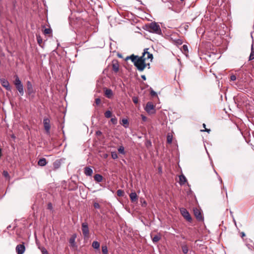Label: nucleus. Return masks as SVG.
<instances>
[{
	"label": "nucleus",
	"mask_w": 254,
	"mask_h": 254,
	"mask_svg": "<svg viewBox=\"0 0 254 254\" xmlns=\"http://www.w3.org/2000/svg\"><path fill=\"white\" fill-rule=\"evenodd\" d=\"M52 32V30L50 28H45L44 30V34H49Z\"/></svg>",
	"instance_id": "nucleus-34"
},
{
	"label": "nucleus",
	"mask_w": 254,
	"mask_h": 254,
	"mask_svg": "<svg viewBox=\"0 0 254 254\" xmlns=\"http://www.w3.org/2000/svg\"><path fill=\"white\" fill-rule=\"evenodd\" d=\"M81 229L84 237H88L89 236V232L87 223L83 222L82 223Z\"/></svg>",
	"instance_id": "nucleus-8"
},
{
	"label": "nucleus",
	"mask_w": 254,
	"mask_h": 254,
	"mask_svg": "<svg viewBox=\"0 0 254 254\" xmlns=\"http://www.w3.org/2000/svg\"><path fill=\"white\" fill-rule=\"evenodd\" d=\"M101 103V100L99 98H96L95 99V103L96 105H99Z\"/></svg>",
	"instance_id": "nucleus-41"
},
{
	"label": "nucleus",
	"mask_w": 254,
	"mask_h": 254,
	"mask_svg": "<svg viewBox=\"0 0 254 254\" xmlns=\"http://www.w3.org/2000/svg\"><path fill=\"white\" fill-rule=\"evenodd\" d=\"M151 237L152 238V240L154 243H157L161 239V234L160 233H158L154 236H152L151 235Z\"/></svg>",
	"instance_id": "nucleus-14"
},
{
	"label": "nucleus",
	"mask_w": 254,
	"mask_h": 254,
	"mask_svg": "<svg viewBox=\"0 0 254 254\" xmlns=\"http://www.w3.org/2000/svg\"><path fill=\"white\" fill-rule=\"evenodd\" d=\"M92 247L95 249H98L100 247V243L97 241H94L92 243Z\"/></svg>",
	"instance_id": "nucleus-25"
},
{
	"label": "nucleus",
	"mask_w": 254,
	"mask_h": 254,
	"mask_svg": "<svg viewBox=\"0 0 254 254\" xmlns=\"http://www.w3.org/2000/svg\"><path fill=\"white\" fill-rule=\"evenodd\" d=\"M2 153H1V149H0V157L1 156Z\"/></svg>",
	"instance_id": "nucleus-53"
},
{
	"label": "nucleus",
	"mask_w": 254,
	"mask_h": 254,
	"mask_svg": "<svg viewBox=\"0 0 254 254\" xmlns=\"http://www.w3.org/2000/svg\"><path fill=\"white\" fill-rule=\"evenodd\" d=\"M173 136L172 135L168 134L167 137V142L169 144L172 142Z\"/></svg>",
	"instance_id": "nucleus-29"
},
{
	"label": "nucleus",
	"mask_w": 254,
	"mask_h": 254,
	"mask_svg": "<svg viewBox=\"0 0 254 254\" xmlns=\"http://www.w3.org/2000/svg\"><path fill=\"white\" fill-rule=\"evenodd\" d=\"M146 30L149 32L160 34L161 30L160 26L156 22H151L146 25Z\"/></svg>",
	"instance_id": "nucleus-1"
},
{
	"label": "nucleus",
	"mask_w": 254,
	"mask_h": 254,
	"mask_svg": "<svg viewBox=\"0 0 254 254\" xmlns=\"http://www.w3.org/2000/svg\"><path fill=\"white\" fill-rule=\"evenodd\" d=\"M240 235H241V236L242 238H243L245 236V234L244 232H242L241 233H240Z\"/></svg>",
	"instance_id": "nucleus-49"
},
{
	"label": "nucleus",
	"mask_w": 254,
	"mask_h": 254,
	"mask_svg": "<svg viewBox=\"0 0 254 254\" xmlns=\"http://www.w3.org/2000/svg\"><path fill=\"white\" fill-rule=\"evenodd\" d=\"M105 116L107 118H110L112 117V112L110 111H107L105 113Z\"/></svg>",
	"instance_id": "nucleus-30"
},
{
	"label": "nucleus",
	"mask_w": 254,
	"mask_h": 254,
	"mask_svg": "<svg viewBox=\"0 0 254 254\" xmlns=\"http://www.w3.org/2000/svg\"><path fill=\"white\" fill-rule=\"evenodd\" d=\"M150 61L149 62H145V67H147L148 68H150Z\"/></svg>",
	"instance_id": "nucleus-43"
},
{
	"label": "nucleus",
	"mask_w": 254,
	"mask_h": 254,
	"mask_svg": "<svg viewBox=\"0 0 254 254\" xmlns=\"http://www.w3.org/2000/svg\"><path fill=\"white\" fill-rule=\"evenodd\" d=\"M118 152L122 154H125V148L123 146H120L118 148Z\"/></svg>",
	"instance_id": "nucleus-27"
},
{
	"label": "nucleus",
	"mask_w": 254,
	"mask_h": 254,
	"mask_svg": "<svg viewBox=\"0 0 254 254\" xmlns=\"http://www.w3.org/2000/svg\"><path fill=\"white\" fill-rule=\"evenodd\" d=\"M94 179L95 181H96L98 183H100L103 180V177L100 174H96L94 176Z\"/></svg>",
	"instance_id": "nucleus-21"
},
{
	"label": "nucleus",
	"mask_w": 254,
	"mask_h": 254,
	"mask_svg": "<svg viewBox=\"0 0 254 254\" xmlns=\"http://www.w3.org/2000/svg\"><path fill=\"white\" fill-rule=\"evenodd\" d=\"M201 131H206L207 132H209L210 131V129H207V128H206L204 129V130H201Z\"/></svg>",
	"instance_id": "nucleus-47"
},
{
	"label": "nucleus",
	"mask_w": 254,
	"mask_h": 254,
	"mask_svg": "<svg viewBox=\"0 0 254 254\" xmlns=\"http://www.w3.org/2000/svg\"><path fill=\"white\" fill-rule=\"evenodd\" d=\"M183 49L184 50V51L185 52H188V46L186 45H184L183 46Z\"/></svg>",
	"instance_id": "nucleus-40"
},
{
	"label": "nucleus",
	"mask_w": 254,
	"mask_h": 254,
	"mask_svg": "<svg viewBox=\"0 0 254 254\" xmlns=\"http://www.w3.org/2000/svg\"><path fill=\"white\" fill-rule=\"evenodd\" d=\"M25 250L24 244L18 245L16 247V252L17 254H23Z\"/></svg>",
	"instance_id": "nucleus-11"
},
{
	"label": "nucleus",
	"mask_w": 254,
	"mask_h": 254,
	"mask_svg": "<svg viewBox=\"0 0 254 254\" xmlns=\"http://www.w3.org/2000/svg\"><path fill=\"white\" fill-rule=\"evenodd\" d=\"M141 118L142 120L144 122L147 120V118L143 115H141Z\"/></svg>",
	"instance_id": "nucleus-46"
},
{
	"label": "nucleus",
	"mask_w": 254,
	"mask_h": 254,
	"mask_svg": "<svg viewBox=\"0 0 254 254\" xmlns=\"http://www.w3.org/2000/svg\"><path fill=\"white\" fill-rule=\"evenodd\" d=\"M102 251L104 254H107L108 253V248L106 246L102 247Z\"/></svg>",
	"instance_id": "nucleus-31"
},
{
	"label": "nucleus",
	"mask_w": 254,
	"mask_h": 254,
	"mask_svg": "<svg viewBox=\"0 0 254 254\" xmlns=\"http://www.w3.org/2000/svg\"><path fill=\"white\" fill-rule=\"evenodd\" d=\"M230 80L231 81H235L236 80V76L235 75H232L230 76Z\"/></svg>",
	"instance_id": "nucleus-39"
},
{
	"label": "nucleus",
	"mask_w": 254,
	"mask_h": 254,
	"mask_svg": "<svg viewBox=\"0 0 254 254\" xmlns=\"http://www.w3.org/2000/svg\"><path fill=\"white\" fill-rule=\"evenodd\" d=\"M122 125L125 127L127 128L128 125V121L126 119H124L122 120Z\"/></svg>",
	"instance_id": "nucleus-26"
},
{
	"label": "nucleus",
	"mask_w": 254,
	"mask_h": 254,
	"mask_svg": "<svg viewBox=\"0 0 254 254\" xmlns=\"http://www.w3.org/2000/svg\"><path fill=\"white\" fill-rule=\"evenodd\" d=\"M180 212L182 216L184 217L185 219H186L187 221H188L189 222H191V217L190 214L189 212H188V211L186 208H180Z\"/></svg>",
	"instance_id": "nucleus-6"
},
{
	"label": "nucleus",
	"mask_w": 254,
	"mask_h": 254,
	"mask_svg": "<svg viewBox=\"0 0 254 254\" xmlns=\"http://www.w3.org/2000/svg\"><path fill=\"white\" fill-rule=\"evenodd\" d=\"M94 207L95 208L99 209L100 207V205L97 202H94L93 204Z\"/></svg>",
	"instance_id": "nucleus-37"
},
{
	"label": "nucleus",
	"mask_w": 254,
	"mask_h": 254,
	"mask_svg": "<svg viewBox=\"0 0 254 254\" xmlns=\"http://www.w3.org/2000/svg\"><path fill=\"white\" fill-rule=\"evenodd\" d=\"M145 110L148 114H154L155 112V107L153 105V103L151 102H148L146 105L145 107Z\"/></svg>",
	"instance_id": "nucleus-7"
},
{
	"label": "nucleus",
	"mask_w": 254,
	"mask_h": 254,
	"mask_svg": "<svg viewBox=\"0 0 254 254\" xmlns=\"http://www.w3.org/2000/svg\"><path fill=\"white\" fill-rule=\"evenodd\" d=\"M36 37H37V40L38 43L39 44V45L40 46H41V44H42V42H43V40H42V37L39 35H37Z\"/></svg>",
	"instance_id": "nucleus-28"
},
{
	"label": "nucleus",
	"mask_w": 254,
	"mask_h": 254,
	"mask_svg": "<svg viewBox=\"0 0 254 254\" xmlns=\"http://www.w3.org/2000/svg\"><path fill=\"white\" fill-rule=\"evenodd\" d=\"M203 127L204 128H205L206 125H205V124H203Z\"/></svg>",
	"instance_id": "nucleus-55"
},
{
	"label": "nucleus",
	"mask_w": 254,
	"mask_h": 254,
	"mask_svg": "<svg viewBox=\"0 0 254 254\" xmlns=\"http://www.w3.org/2000/svg\"><path fill=\"white\" fill-rule=\"evenodd\" d=\"M112 158L113 159H116L118 158V154L116 152H111Z\"/></svg>",
	"instance_id": "nucleus-33"
},
{
	"label": "nucleus",
	"mask_w": 254,
	"mask_h": 254,
	"mask_svg": "<svg viewBox=\"0 0 254 254\" xmlns=\"http://www.w3.org/2000/svg\"><path fill=\"white\" fill-rule=\"evenodd\" d=\"M111 122L113 123L114 125H116L117 124V119L114 117V118H112L111 119Z\"/></svg>",
	"instance_id": "nucleus-35"
},
{
	"label": "nucleus",
	"mask_w": 254,
	"mask_h": 254,
	"mask_svg": "<svg viewBox=\"0 0 254 254\" xmlns=\"http://www.w3.org/2000/svg\"><path fill=\"white\" fill-rule=\"evenodd\" d=\"M112 69L115 72H118L119 70V64L117 61L112 62Z\"/></svg>",
	"instance_id": "nucleus-13"
},
{
	"label": "nucleus",
	"mask_w": 254,
	"mask_h": 254,
	"mask_svg": "<svg viewBox=\"0 0 254 254\" xmlns=\"http://www.w3.org/2000/svg\"><path fill=\"white\" fill-rule=\"evenodd\" d=\"M181 0V1H184V0Z\"/></svg>",
	"instance_id": "nucleus-57"
},
{
	"label": "nucleus",
	"mask_w": 254,
	"mask_h": 254,
	"mask_svg": "<svg viewBox=\"0 0 254 254\" xmlns=\"http://www.w3.org/2000/svg\"><path fill=\"white\" fill-rule=\"evenodd\" d=\"M144 56L138 57L134 65L139 71H142L145 68V62L144 59H143Z\"/></svg>",
	"instance_id": "nucleus-2"
},
{
	"label": "nucleus",
	"mask_w": 254,
	"mask_h": 254,
	"mask_svg": "<svg viewBox=\"0 0 254 254\" xmlns=\"http://www.w3.org/2000/svg\"><path fill=\"white\" fill-rule=\"evenodd\" d=\"M47 164V160L44 158L40 159L38 162V165L39 166H42V167L46 166V165Z\"/></svg>",
	"instance_id": "nucleus-18"
},
{
	"label": "nucleus",
	"mask_w": 254,
	"mask_h": 254,
	"mask_svg": "<svg viewBox=\"0 0 254 254\" xmlns=\"http://www.w3.org/2000/svg\"><path fill=\"white\" fill-rule=\"evenodd\" d=\"M130 200L132 202L137 201L138 199L137 195L135 192H132L129 194Z\"/></svg>",
	"instance_id": "nucleus-17"
},
{
	"label": "nucleus",
	"mask_w": 254,
	"mask_h": 254,
	"mask_svg": "<svg viewBox=\"0 0 254 254\" xmlns=\"http://www.w3.org/2000/svg\"><path fill=\"white\" fill-rule=\"evenodd\" d=\"M26 87L27 93L28 95H31L34 93V91L33 88V85L30 81H27L26 82Z\"/></svg>",
	"instance_id": "nucleus-12"
},
{
	"label": "nucleus",
	"mask_w": 254,
	"mask_h": 254,
	"mask_svg": "<svg viewBox=\"0 0 254 254\" xmlns=\"http://www.w3.org/2000/svg\"><path fill=\"white\" fill-rule=\"evenodd\" d=\"M132 101L135 104H137L138 103V97L134 96L132 97Z\"/></svg>",
	"instance_id": "nucleus-36"
},
{
	"label": "nucleus",
	"mask_w": 254,
	"mask_h": 254,
	"mask_svg": "<svg viewBox=\"0 0 254 254\" xmlns=\"http://www.w3.org/2000/svg\"><path fill=\"white\" fill-rule=\"evenodd\" d=\"M105 95L108 98H111L113 95V93L111 89L105 88Z\"/></svg>",
	"instance_id": "nucleus-15"
},
{
	"label": "nucleus",
	"mask_w": 254,
	"mask_h": 254,
	"mask_svg": "<svg viewBox=\"0 0 254 254\" xmlns=\"http://www.w3.org/2000/svg\"><path fill=\"white\" fill-rule=\"evenodd\" d=\"M3 176L5 178L9 177V174L8 173L7 171H4L2 173Z\"/></svg>",
	"instance_id": "nucleus-38"
},
{
	"label": "nucleus",
	"mask_w": 254,
	"mask_h": 254,
	"mask_svg": "<svg viewBox=\"0 0 254 254\" xmlns=\"http://www.w3.org/2000/svg\"><path fill=\"white\" fill-rule=\"evenodd\" d=\"M101 133H102V132L100 131H99V130L96 131V134L97 135H100V134H101Z\"/></svg>",
	"instance_id": "nucleus-52"
},
{
	"label": "nucleus",
	"mask_w": 254,
	"mask_h": 254,
	"mask_svg": "<svg viewBox=\"0 0 254 254\" xmlns=\"http://www.w3.org/2000/svg\"><path fill=\"white\" fill-rule=\"evenodd\" d=\"M74 238H71L69 240V243L70 244H72V243H74Z\"/></svg>",
	"instance_id": "nucleus-48"
},
{
	"label": "nucleus",
	"mask_w": 254,
	"mask_h": 254,
	"mask_svg": "<svg viewBox=\"0 0 254 254\" xmlns=\"http://www.w3.org/2000/svg\"><path fill=\"white\" fill-rule=\"evenodd\" d=\"M179 183L181 185H183L187 182V179L184 175L179 176Z\"/></svg>",
	"instance_id": "nucleus-19"
},
{
	"label": "nucleus",
	"mask_w": 254,
	"mask_h": 254,
	"mask_svg": "<svg viewBox=\"0 0 254 254\" xmlns=\"http://www.w3.org/2000/svg\"><path fill=\"white\" fill-rule=\"evenodd\" d=\"M42 252V254H49L47 251L45 249H43Z\"/></svg>",
	"instance_id": "nucleus-45"
},
{
	"label": "nucleus",
	"mask_w": 254,
	"mask_h": 254,
	"mask_svg": "<svg viewBox=\"0 0 254 254\" xmlns=\"http://www.w3.org/2000/svg\"><path fill=\"white\" fill-rule=\"evenodd\" d=\"M84 174L86 176H91L93 174V170L88 167L84 168Z\"/></svg>",
	"instance_id": "nucleus-16"
},
{
	"label": "nucleus",
	"mask_w": 254,
	"mask_h": 254,
	"mask_svg": "<svg viewBox=\"0 0 254 254\" xmlns=\"http://www.w3.org/2000/svg\"><path fill=\"white\" fill-rule=\"evenodd\" d=\"M0 82L1 85L7 90L10 91L11 90V87L9 85V82L7 79L4 78H0Z\"/></svg>",
	"instance_id": "nucleus-9"
},
{
	"label": "nucleus",
	"mask_w": 254,
	"mask_h": 254,
	"mask_svg": "<svg viewBox=\"0 0 254 254\" xmlns=\"http://www.w3.org/2000/svg\"><path fill=\"white\" fill-rule=\"evenodd\" d=\"M15 80L14 81V84L15 86L16 89L18 91L21 96H23L24 95V86L23 84L22 83L21 80H20L18 76L16 75L14 76Z\"/></svg>",
	"instance_id": "nucleus-3"
},
{
	"label": "nucleus",
	"mask_w": 254,
	"mask_h": 254,
	"mask_svg": "<svg viewBox=\"0 0 254 254\" xmlns=\"http://www.w3.org/2000/svg\"><path fill=\"white\" fill-rule=\"evenodd\" d=\"M48 209L52 210L53 209L52 204L51 203H49L48 204Z\"/></svg>",
	"instance_id": "nucleus-42"
},
{
	"label": "nucleus",
	"mask_w": 254,
	"mask_h": 254,
	"mask_svg": "<svg viewBox=\"0 0 254 254\" xmlns=\"http://www.w3.org/2000/svg\"><path fill=\"white\" fill-rule=\"evenodd\" d=\"M138 57L139 56H135L134 55H131L130 56H128V58H129V60H130L131 61V62L134 64V62H135V61H136V60L137 59Z\"/></svg>",
	"instance_id": "nucleus-22"
},
{
	"label": "nucleus",
	"mask_w": 254,
	"mask_h": 254,
	"mask_svg": "<svg viewBox=\"0 0 254 254\" xmlns=\"http://www.w3.org/2000/svg\"><path fill=\"white\" fill-rule=\"evenodd\" d=\"M150 94L151 95V96H154L156 95V93L154 91L151 90V92H150Z\"/></svg>",
	"instance_id": "nucleus-44"
},
{
	"label": "nucleus",
	"mask_w": 254,
	"mask_h": 254,
	"mask_svg": "<svg viewBox=\"0 0 254 254\" xmlns=\"http://www.w3.org/2000/svg\"><path fill=\"white\" fill-rule=\"evenodd\" d=\"M148 48L145 49L144 50V52L142 53V56H144L143 59H144L145 62H147L148 61H149L150 62H151L153 60V56L152 54H151L148 52Z\"/></svg>",
	"instance_id": "nucleus-5"
},
{
	"label": "nucleus",
	"mask_w": 254,
	"mask_h": 254,
	"mask_svg": "<svg viewBox=\"0 0 254 254\" xmlns=\"http://www.w3.org/2000/svg\"><path fill=\"white\" fill-rule=\"evenodd\" d=\"M43 125L44 129L46 131V133L47 134H50V129H51V124H50V120L49 118L45 117L43 119Z\"/></svg>",
	"instance_id": "nucleus-4"
},
{
	"label": "nucleus",
	"mask_w": 254,
	"mask_h": 254,
	"mask_svg": "<svg viewBox=\"0 0 254 254\" xmlns=\"http://www.w3.org/2000/svg\"><path fill=\"white\" fill-rule=\"evenodd\" d=\"M129 58H128V57H127L126 58V61H127L128 60H129Z\"/></svg>",
	"instance_id": "nucleus-54"
},
{
	"label": "nucleus",
	"mask_w": 254,
	"mask_h": 254,
	"mask_svg": "<svg viewBox=\"0 0 254 254\" xmlns=\"http://www.w3.org/2000/svg\"><path fill=\"white\" fill-rule=\"evenodd\" d=\"M177 42L179 45H181L183 43L182 41L181 40H178Z\"/></svg>",
	"instance_id": "nucleus-50"
},
{
	"label": "nucleus",
	"mask_w": 254,
	"mask_h": 254,
	"mask_svg": "<svg viewBox=\"0 0 254 254\" xmlns=\"http://www.w3.org/2000/svg\"><path fill=\"white\" fill-rule=\"evenodd\" d=\"M254 59V49L253 45L252 46L251 52L249 57V61H251Z\"/></svg>",
	"instance_id": "nucleus-24"
},
{
	"label": "nucleus",
	"mask_w": 254,
	"mask_h": 254,
	"mask_svg": "<svg viewBox=\"0 0 254 254\" xmlns=\"http://www.w3.org/2000/svg\"><path fill=\"white\" fill-rule=\"evenodd\" d=\"M182 252L184 254H187L189 252L188 247L187 245H183L182 246Z\"/></svg>",
	"instance_id": "nucleus-23"
},
{
	"label": "nucleus",
	"mask_w": 254,
	"mask_h": 254,
	"mask_svg": "<svg viewBox=\"0 0 254 254\" xmlns=\"http://www.w3.org/2000/svg\"><path fill=\"white\" fill-rule=\"evenodd\" d=\"M141 77L144 80H146V76L145 75H142Z\"/></svg>",
	"instance_id": "nucleus-51"
},
{
	"label": "nucleus",
	"mask_w": 254,
	"mask_h": 254,
	"mask_svg": "<svg viewBox=\"0 0 254 254\" xmlns=\"http://www.w3.org/2000/svg\"><path fill=\"white\" fill-rule=\"evenodd\" d=\"M194 215L196 219L199 221H202L203 220V217L201 214L200 210L196 208L193 209Z\"/></svg>",
	"instance_id": "nucleus-10"
},
{
	"label": "nucleus",
	"mask_w": 254,
	"mask_h": 254,
	"mask_svg": "<svg viewBox=\"0 0 254 254\" xmlns=\"http://www.w3.org/2000/svg\"><path fill=\"white\" fill-rule=\"evenodd\" d=\"M117 194L119 196H123L124 194V191L122 190H118L117 191Z\"/></svg>",
	"instance_id": "nucleus-32"
},
{
	"label": "nucleus",
	"mask_w": 254,
	"mask_h": 254,
	"mask_svg": "<svg viewBox=\"0 0 254 254\" xmlns=\"http://www.w3.org/2000/svg\"><path fill=\"white\" fill-rule=\"evenodd\" d=\"M61 165V163L59 160L55 161L53 163L54 170H56L58 169Z\"/></svg>",
	"instance_id": "nucleus-20"
},
{
	"label": "nucleus",
	"mask_w": 254,
	"mask_h": 254,
	"mask_svg": "<svg viewBox=\"0 0 254 254\" xmlns=\"http://www.w3.org/2000/svg\"><path fill=\"white\" fill-rule=\"evenodd\" d=\"M143 204H145L146 205V202L145 201H144Z\"/></svg>",
	"instance_id": "nucleus-56"
}]
</instances>
